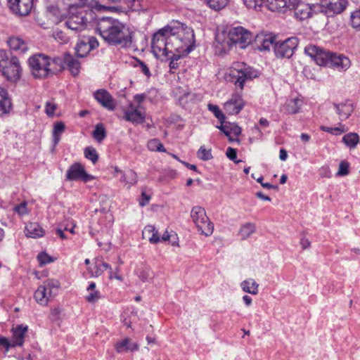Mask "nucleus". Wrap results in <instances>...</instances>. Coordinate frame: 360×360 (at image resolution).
I'll return each instance as SVG.
<instances>
[{"label":"nucleus","instance_id":"1","mask_svg":"<svg viewBox=\"0 0 360 360\" xmlns=\"http://www.w3.org/2000/svg\"><path fill=\"white\" fill-rule=\"evenodd\" d=\"M304 53L320 66H328L338 71H345L351 65L350 60L347 57L327 51L314 44L306 46Z\"/></svg>","mask_w":360,"mask_h":360},{"label":"nucleus","instance_id":"2","mask_svg":"<svg viewBox=\"0 0 360 360\" xmlns=\"http://www.w3.org/2000/svg\"><path fill=\"white\" fill-rule=\"evenodd\" d=\"M96 30L102 38L112 44H120L131 39L129 28L117 19L103 17L98 20Z\"/></svg>","mask_w":360,"mask_h":360},{"label":"nucleus","instance_id":"3","mask_svg":"<svg viewBox=\"0 0 360 360\" xmlns=\"http://www.w3.org/2000/svg\"><path fill=\"white\" fill-rule=\"evenodd\" d=\"M91 8L101 11L105 9L106 6L99 4L97 1H91L89 6L86 4L72 6L70 15L65 22L68 29L75 32L84 30L87 23L94 18L95 14Z\"/></svg>","mask_w":360,"mask_h":360},{"label":"nucleus","instance_id":"4","mask_svg":"<svg viewBox=\"0 0 360 360\" xmlns=\"http://www.w3.org/2000/svg\"><path fill=\"white\" fill-rule=\"evenodd\" d=\"M168 39V55L181 53L186 56L193 49L194 34L191 30H186L181 27H169Z\"/></svg>","mask_w":360,"mask_h":360},{"label":"nucleus","instance_id":"5","mask_svg":"<svg viewBox=\"0 0 360 360\" xmlns=\"http://www.w3.org/2000/svg\"><path fill=\"white\" fill-rule=\"evenodd\" d=\"M21 66L17 57L0 50V72L3 76L12 82H17L21 76Z\"/></svg>","mask_w":360,"mask_h":360},{"label":"nucleus","instance_id":"6","mask_svg":"<svg viewBox=\"0 0 360 360\" xmlns=\"http://www.w3.org/2000/svg\"><path fill=\"white\" fill-rule=\"evenodd\" d=\"M258 77V72L245 63H233L229 73V80L243 89L245 82Z\"/></svg>","mask_w":360,"mask_h":360},{"label":"nucleus","instance_id":"7","mask_svg":"<svg viewBox=\"0 0 360 360\" xmlns=\"http://www.w3.org/2000/svg\"><path fill=\"white\" fill-rule=\"evenodd\" d=\"M191 217L201 234L205 236H209L212 234L214 224L207 217L203 207L200 206L193 207L191 212Z\"/></svg>","mask_w":360,"mask_h":360},{"label":"nucleus","instance_id":"8","mask_svg":"<svg viewBox=\"0 0 360 360\" xmlns=\"http://www.w3.org/2000/svg\"><path fill=\"white\" fill-rule=\"evenodd\" d=\"M169 27L165 26L160 29L153 36L151 47L154 55L157 58L168 56L167 44L169 36Z\"/></svg>","mask_w":360,"mask_h":360},{"label":"nucleus","instance_id":"9","mask_svg":"<svg viewBox=\"0 0 360 360\" xmlns=\"http://www.w3.org/2000/svg\"><path fill=\"white\" fill-rule=\"evenodd\" d=\"M29 65L32 75L36 78L46 77L49 71V58L44 55L39 54L29 59Z\"/></svg>","mask_w":360,"mask_h":360},{"label":"nucleus","instance_id":"10","mask_svg":"<svg viewBox=\"0 0 360 360\" xmlns=\"http://www.w3.org/2000/svg\"><path fill=\"white\" fill-rule=\"evenodd\" d=\"M347 5V0H320V4L317 7L327 17H333L343 12Z\"/></svg>","mask_w":360,"mask_h":360},{"label":"nucleus","instance_id":"11","mask_svg":"<svg viewBox=\"0 0 360 360\" xmlns=\"http://www.w3.org/2000/svg\"><path fill=\"white\" fill-rule=\"evenodd\" d=\"M228 37L232 43L238 44L242 49L245 48L252 38V34L242 27L231 28L229 32Z\"/></svg>","mask_w":360,"mask_h":360},{"label":"nucleus","instance_id":"12","mask_svg":"<svg viewBox=\"0 0 360 360\" xmlns=\"http://www.w3.org/2000/svg\"><path fill=\"white\" fill-rule=\"evenodd\" d=\"M298 45L296 37H290L283 41L278 42L274 46V53L278 58H290Z\"/></svg>","mask_w":360,"mask_h":360},{"label":"nucleus","instance_id":"13","mask_svg":"<svg viewBox=\"0 0 360 360\" xmlns=\"http://www.w3.org/2000/svg\"><path fill=\"white\" fill-rule=\"evenodd\" d=\"M66 179L68 181H82L86 183L94 179V176L88 174L81 163L75 162L67 170Z\"/></svg>","mask_w":360,"mask_h":360},{"label":"nucleus","instance_id":"14","mask_svg":"<svg viewBox=\"0 0 360 360\" xmlns=\"http://www.w3.org/2000/svg\"><path fill=\"white\" fill-rule=\"evenodd\" d=\"M98 46V42L94 37L83 36L80 38L75 48V53L78 57L83 58L86 56L89 52Z\"/></svg>","mask_w":360,"mask_h":360},{"label":"nucleus","instance_id":"15","mask_svg":"<svg viewBox=\"0 0 360 360\" xmlns=\"http://www.w3.org/2000/svg\"><path fill=\"white\" fill-rule=\"evenodd\" d=\"M299 1L300 0H266L270 11L282 13L292 11Z\"/></svg>","mask_w":360,"mask_h":360},{"label":"nucleus","instance_id":"16","mask_svg":"<svg viewBox=\"0 0 360 360\" xmlns=\"http://www.w3.org/2000/svg\"><path fill=\"white\" fill-rule=\"evenodd\" d=\"M145 98L144 94L136 95V124H145L143 127L148 129L153 126V122L150 116L141 106V103Z\"/></svg>","mask_w":360,"mask_h":360},{"label":"nucleus","instance_id":"17","mask_svg":"<svg viewBox=\"0 0 360 360\" xmlns=\"http://www.w3.org/2000/svg\"><path fill=\"white\" fill-rule=\"evenodd\" d=\"M10 9L15 14L26 15L33 6V0H8Z\"/></svg>","mask_w":360,"mask_h":360},{"label":"nucleus","instance_id":"18","mask_svg":"<svg viewBox=\"0 0 360 360\" xmlns=\"http://www.w3.org/2000/svg\"><path fill=\"white\" fill-rule=\"evenodd\" d=\"M276 37L272 34L261 33L255 38V47L259 51H269L275 46Z\"/></svg>","mask_w":360,"mask_h":360},{"label":"nucleus","instance_id":"19","mask_svg":"<svg viewBox=\"0 0 360 360\" xmlns=\"http://www.w3.org/2000/svg\"><path fill=\"white\" fill-rule=\"evenodd\" d=\"M244 102L242 97L238 94H233L231 98L224 103V110L229 115H237L243 109Z\"/></svg>","mask_w":360,"mask_h":360},{"label":"nucleus","instance_id":"20","mask_svg":"<svg viewBox=\"0 0 360 360\" xmlns=\"http://www.w3.org/2000/svg\"><path fill=\"white\" fill-rule=\"evenodd\" d=\"M94 97L96 101L106 109L109 110H113L115 108V101L112 96L106 90H98L94 94Z\"/></svg>","mask_w":360,"mask_h":360},{"label":"nucleus","instance_id":"21","mask_svg":"<svg viewBox=\"0 0 360 360\" xmlns=\"http://www.w3.org/2000/svg\"><path fill=\"white\" fill-rule=\"evenodd\" d=\"M27 330V326L22 324L18 325L15 328H13V343L11 346H22L24 343V338Z\"/></svg>","mask_w":360,"mask_h":360},{"label":"nucleus","instance_id":"22","mask_svg":"<svg viewBox=\"0 0 360 360\" xmlns=\"http://www.w3.org/2000/svg\"><path fill=\"white\" fill-rule=\"evenodd\" d=\"M63 68H68L73 76H77L80 70V63L72 55L66 53L63 57Z\"/></svg>","mask_w":360,"mask_h":360},{"label":"nucleus","instance_id":"23","mask_svg":"<svg viewBox=\"0 0 360 360\" xmlns=\"http://www.w3.org/2000/svg\"><path fill=\"white\" fill-rule=\"evenodd\" d=\"M333 106L338 114L340 120H347L353 112L354 106L350 102H345L342 103H333Z\"/></svg>","mask_w":360,"mask_h":360},{"label":"nucleus","instance_id":"24","mask_svg":"<svg viewBox=\"0 0 360 360\" xmlns=\"http://www.w3.org/2000/svg\"><path fill=\"white\" fill-rule=\"evenodd\" d=\"M292 10L295 11V18L300 20L311 17V7L308 4L300 2V1Z\"/></svg>","mask_w":360,"mask_h":360},{"label":"nucleus","instance_id":"25","mask_svg":"<svg viewBox=\"0 0 360 360\" xmlns=\"http://www.w3.org/2000/svg\"><path fill=\"white\" fill-rule=\"evenodd\" d=\"M111 269L110 266L102 259H96L93 267H89L88 271L92 277H98L101 275L104 271Z\"/></svg>","mask_w":360,"mask_h":360},{"label":"nucleus","instance_id":"26","mask_svg":"<svg viewBox=\"0 0 360 360\" xmlns=\"http://www.w3.org/2000/svg\"><path fill=\"white\" fill-rule=\"evenodd\" d=\"M241 128L235 123L227 122V129L225 131V135L229 138L230 142H236L238 144L240 143V139L238 136L241 134Z\"/></svg>","mask_w":360,"mask_h":360},{"label":"nucleus","instance_id":"27","mask_svg":"<svg viewBox=\"0 0 360 360\" xmlns=\"http://www.w3.org/2000/svg\"><path fill=\"white\" fill-rule=\"evenodd\" d=\"M51 295L52 294H49V290L42 284L39 285L35 291L34 297L37 303L45 306L48 304Z\"/></svg>","mask_w":360,"mask_h":360},{"label":"nucleus","instance_id":"28","mask_svg":"<svg viewBox=\"0 0 360 360\" xmlns=\"http://www.w3.org/2000/svg\"><path fill=\"white\" fill-rule=\"evenodd\" d=\"M7 43L11 49L20 53H23L27 50L26 43L20 37H11L8 39Z\"/></svg>","mask_w":360,"mask_h":360},{"label":"nucleus","instance_id":"29","mask_svg":"<svg viewBox=\"0 0 360 360\" xmlns=\"http://www.w3.org/2000/svg\"><path fill=\"white\" fill-rule=\"evenodd\" d=\"M25 233L27 237L36 238L43 236L44 231L37 223L30 222L25 226Z\"/></svg>","mask_w":360,"mask_h":360},{"label":"nucleus","instance_id":"30","mask_svg":"<svg viewBox=\"0 0 360 360\" xmlns=\"http://www.w3.org/2000/svg\"><path fill=\"white\" fill-rule=\"evenodd\" d=\"M11 108V101L8 96L7 91L0 88V117L8 113Z\"/></svg>","mask_w":360,"mask_h":360},{"label":"nucleus","instance_id":"31","mask_svg":"<svg viewBox=\"0 0 360 360\" xmlns=\"http://www.w3.org/2000/svg\"><path fill=\"white\" fill-rule=\"evenodd\" d=\"M303 102L298 98L288 100L284 106V110L288 114H296L299 112Z\"/></svg>","mask_w":360,"mask_h":360},{"label":"nucleus","instance_id":"32","mask_svg":"<svg viewBox=\"0 0 360 360\" xmlns=\"http://www.w3.org/2000/svg\"><path fill=\"white\" fill-rule=\"evenodd\" d=\"M143 238L148 240L150 243H156L160 241L158 231L151 225L146 226L142 231Z\"/></svg>","mask_w":360,"mask_h":360},{"label":"nucleus","instance_id":"33","mask_svg":"<svg viewBox=\"0 0 360 360\" xmlns=\"http://www.w3.org/2000/svg\"><path fill=\"white\" fill-rule=\"evenodd\" d=\"M240 286L245 292L257 295L258 293L259 284L252 278L243 281Z\"/></svg>","mask_w":360,"mask_h":360},{"label":"nucleus","instance_id":"34","mask_svg":"<svg viewBox=\"0 0 360 360\" xmlns=\"http://www.w3.org/2000/svg\"><path fill=\"white\" fill-rule=\"evenodd\" d=\"M153 195V191L149 188H141V194L138 199L139 205L141 207H145L149 204L150 200Z\"/></svg>","mask_w":360,"mask_h":360},{"label":"nucleus","instance_id":"35","mask_svg":"<svg viewBox=\"0 0 360 360\" xmlns=\"http://www.w3.org/2000/svg\"><path fill=\"white\" fill-rule=\"evenodd\" d=\"M255 230V224L251 222H248L241 226L239 231V235L243 240H245L254 233Z\"/></svg>","mask_w":360,"mask_h":360},{"label":"nucleus","instance_id":"36","mask_svg":"<svg viewBox=\"0 0 360 360\" xmlns=\"http://www.w3.org/2000/svg\"><path fill=\"white\" fill-rule=\"evenodd\" d=\"M65 125L62 122H58L54 124L53 129V145L56 146L60 140L62 134L65 131Z\"/></svg>","mask_w":360,"mask_h":360},{"label":"nucleus","instance_id":"37","mask_svg":"<svg viewBox=\"0 0 360 360\" xmlns=\"http://www.w3.org/2000/svg\"><path fill=\"white\" fill-rule=\"evenodd\" d=\"M134 347L135 345L127 338H124L115 345L116 350L120 353L133 350Z\"/></svg>","mask_w":360,"mask_h":360},{"label":"nucleus","instance_id":"38","mask_svg":"<svg viewBox=\"0 0 360 360\" xmlns=\"http://www.w3.org/2000/svg\"><path fill=\"white\" fill-rule=\"evenodd\" d=\"M359 136L356 133H349L345 135L342 138L343 143L350 148H355L359 143Z\"/></svg>","mask_w":360,"mask_h":360},{"label":"nucleus","instance_id":"39","mask_svg":"<svg viewBox=\"0 0 360 360\" xmlns=\"http://www.w3.org/2000/svg\"><path fill=\"white\" fill-rule=\"evenodd\" d=\"M93 137L98 142L102 141L106 137V131L103 124L98 123L96 125L93 131Z\"/></svg>","mask_w":360,"mask_h":360},{"label":"nucleus","instance_id":"40","mask_svg":"<svg viewBox=\"0 0 360 360\" xmlns=\"http://www.w3.org/2000/svg\"><path fill=\"white\" fill-rule=\"evenodd\" d=\"M139 278L143 282H148L150 281L153 277V271L148 266H143L139 269Z\"/></svg>","mask_w":360,"mask_h":360},{"label":"nucleus","instance_id":"41","mask_svg":"<svg viewBox=\"0 0 360 360\" xmlns=\"http://www.w3.org/2000/svg\"><path fill=\"white\" fill-rule=\"evenodd\" d=\"M147 146L150 151L167 152L162 143L157 139L150 140Z\"/></svg>","mask_w":360,"mask_h":360},{"label":"nucleus","instance_id":"42","mask_svg":"<svg viewBox=\"0 0 360 360\" xmlns=\"http://www.w3.org/2000/svg\"><path fill=\"white\" fill-rule=\"evenodd\" d=\"M168 59L170 60L169 62V72L174 73V70L177 69L179 67L178 60L184 55H181V53H175V54H169L167 56Z\"/></svg>","mask_w":360,"mask_h":360},{"label":"nucleus","instance_id":"43","mask_svg":"<svg viewBox=\"0 0 360 360\" xmlns=\"http://www.w3.org/2000/svg\"><path fill=\"white\" fill-rule=\"evenodd\" d=\"M321 129L333 135H339L347 131V129H345V126L341 124H339V126L336 127L321 126Z\"/></svg>","mask_w":360,"mask_h":360},{"label":"nucleus","instance_id":"44","mask_svg":"<svg viewBox=\"0 0 360 360\" xmlns=\"http://www.w3.org/2000/svg\"><path fill=\"white\" fill-rule=\"evenodd\" d=\"M84 156L86 158L90 160L93 164H96L98 159V155L96 150L93 147H86L84 149Z\"/></svg>","mask_w":360,"mask_h":360},{"label":"nucleus","instance_id":"45","mask_svg":"<svg viewBox=\"0 0 360 360\" xmlns=\"http://www.w3.org/2000/svg\"><path fill=\"white\" fill-rule=\"evenodd\" d=\"M136 68H139L140 72L146 77L148 81L152 76V73L148 65L141 60L136 58Z\"/></svg>","mask_w":360,"mask_h":360},{"label":"nucleus","instance_id":"46","mask_svg":"<svg viewBox=\"0 0 360 360\" xmlns=\"http://www.w3.org/2000/svg\"><path fill=\"white\" fill-rule=\"evenodd\" d=\"M123 118L128 122L132 123L135 122V108L133 104H130L127 108L124 110Z\"/></svg>","mask_w":360,"mask_h":360},{"label":"nucleus","instance_id":"47","mask_svg":"<svg viewBox=\"0 0 360 360\" xmlns=\"http://www.w3.org/2000/svg\"><path fill=\"white\" fill-rule=\"evenodd\" d=\"M350 22L352 27L360 29V9L351 13Z\"/></svg>","mask_w":360,"mask_h":360},{"label":"nucleus","instance_id":"48","mask_svg":"<svg viewBox=\"0 0 360 360\" xmlns=\"http://www.w3.org/2000/svg\"><path fill=\"white\" fill-rule=\"evenodd\" d=\"M207 107L209 110L211 111L221 122H222L225 120V115L220 110L219 108L217 105L213 104H208Z\"/></svg>","mask_w":360,"mask_h":360},{"label":"nucleus","instance_id":"49","mask_svg":"<svg viewBox=\"0 0 360 360\" xmlns=\"http://www.w3.org/2000/svg\"><path fill=\"white\" fill-rule=\"evenodd\" d=\"M198 157L202 160H210L212 159L210 149H206L204 146H201L198 150Z\"/></svg>","mask_w":360,"mask_h":360},{"label":"nucleus","instance_id":"50","mask_svg":"<svg viewBox=\"0 0 360 360\" xmlns=\"http://www.w3.org/2000/svg\"><path fill=\"white\" fill-rule=\"evenodd\" d=\"M53 38L60 44H65L68 41V37L61 30H56L53 33Z\"/></svg>","mask_w":360,"mask_h":360},{"label":"nucleus","instance_id":"51","mask_svg":"<svg viewBox=\"0 0 360 360\" xmlns=\"http://www.w3.org/2000/svg\"><path fill=\"white\" fill-rule=\"evenodd\" d=\"M42 284L49 290V294H52L53 289L58 288L60 286L59 281L53 279L45 281Z\"/></svg>","mask_w":360,"mask_h":360},{"label":"nucleus","instance_id":"52","mask_svg":"<svg viewBox=\"0 0 360 360\" xmlns=\"http://www.w3.org/2000/svg\"><path fill=\"white\" fill-rule=\"evenodd\" d=\"M13 210L20 216L27 214L28 209L27 202H22L19 205L15 206Z\"/></svg>","mask_w":360,"mask_h":360},{"label":"nucleus","instance_id":"53","mask_svg":"<svg viewBox=\"0 0 360 360\" xmlns=\"http://www.w3.org/2000/svg\"><path fill=\"white\" fill-rule=\"evenodd\" d=\"M37 259L41 266L52 262L53 259L46 252H41L37 256Z\"/></svg>","mask_w":360,"mask_h":360},{"label":"nucleus","instance_id":"54","mask_svg":"<svg viewBox=\"0 0 360 360\" xmlns=\"http://www.w3.org/2000/svg\"><path fill=\"white\" fill-rule=\"evenodd\" d=\"M56 109V104L52 100L48 101L45 105V112L48 116H53Z\"/></svg>","mask_w":360,"mask_h":360},{"label":"nucleus","instance_id":"55","mask_svg":"<svg viewBox=\"0 0 360 360\" xmlns=\"http://www.w3.org/2000/svg\"><path fill=\"white\" fill-rule=\"evenodd\" d=\"M101 297L100 292L97 290L90 291L86 296V300L89 302H95Z\"/></svg>","mask_w":360,"mask_h":360},{"label":"nucleus","instance_id":"56","mask_svg":"<svg viewBox=\"0 0 360 360\" xmlns=\"http://www.w3.org/2000/svg\"><path fill=\"white\" fill-rule=\"evenodd\" d=\"M349 174V165L346 162H341L339 165V170L338 172V175L339 176H345Z\"/></svg>","mask_w":360,"mask_h":360},{"label":"nucleus","instance_id":"57","mask_svg":"<svg viewBox=\"0 0 360 360\" xmlns=\"http://www.w3.org/2000/svg\"><path fill=\"white\" fill-rule=\"evenodd\" d=\"M226 156L232 161H233L234 162L236 163H238L239 162H240V160H237L236 158H237V153H236V150L231 148V147H229L226 150Z\"/></svg>","mask_w":360,"mask_h":360},{"label":"nucleus","instance_id":"58","mask_svg":"<svg viewBox=\"0 0 360 360\" xmlns=\"http://www.w3.org/2000/svg\"><path fill=\"white\" fill-rule=\"evenodd\" d=\"M319 175L322 178H330L331 176V172L328 166H323L319 169Z\"/></svg>","mask_w":360,"mask_h":360},{"label":"nucleus","instance_id":"59","mask_svg":"<svg viewBox=\"0 0 360 360\" xmlns=\"http://www.w3.org/2000/svg\"><path fill=\"white\" fill-rule=\"evenodd\" d=\"M47 4H53L56 0H46ZM70 2L71 6L75 5H84L86 4L87 0H68Z\"/></svg>","mask_w":360,"mask_h":360},{"label":"nucleus","instance_id":"60","mask_svg":"<svg viewBox=\"0 0 360 360\" xmlns=\"http://www.w3.org/2000/svg\"><path fill=\"white\" fill-rule=\"evenodd\" d=\"M118 271H119L118 268L115 269V272H112V269H110L109 278L110 279L116 278L117 280H122L121 276H119L118 274H117Z\"/></svg>","mask_w":360,"mask_h":360},{"label":"nucleus","instance_id":"61","mask_svg":"<svg viewBox=\"0 0 360 360\" xmlns=\"http://www.w3.org/2000/svg\"><path fill=\"white\" fill-rule=\"evenodd\" d=\"M242 2L249 8H255L257 6L255 0H242Z\"/></svg>","mask_w":360,"mask_h":360},{"label":"nucleus","instance_id":"62","mask_svg":"<svg viewBox=\"0 0 360 360\" xmlns=\"http://www.w3.org/2000/svg\"><path fill=\"white\" fill-rule=\"evenodd\" d=\"M300 245L302 249H307L310 247L311 243L307 238H302L300 240Z\"/></svg>","mask_w":360,"mask_h":360},{"label":"nucleus","instance_id":"63","mask_svg":"<svg viewBox=\"0 0 360 360\" xmlns=\"http://www.w3.org/2000/svg\"><path fill=\"white\" fill-rule=\"evenodd\" d=\"M1 345L5 347L6 349L11 347V344L9 343L8 340L4 337L0 338V347Z\"/></svg>","mask_w":360,"mask_h":360},{"label":"nucleus","instance_id":"64","mask_svg":"<svg viewBox=\"0 0 360 360\" xmlns=\"http://www.w3.org/2000/svg\"><path fill=\"white\" fill-rule=\"evenodd\" d=\"M255 195H256L257 198H260V199H262V200H263L271 201V200L270 197H269V196H267V195H264L263 193H262V192H257V193H255Z\"/></svg>","mask_w":360,"mask_h":360}]
</instances>
